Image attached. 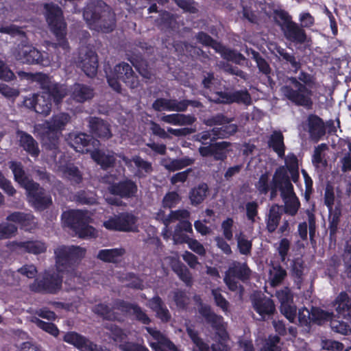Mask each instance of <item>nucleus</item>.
<instances>
[{"label": "nucleus", "instance_id": "1", "mask_svg": "<svg viewBox=\"0 0 351 351\" xmlns=\"http://www.w3.org/2000/svg\"><path fill=\"white\" fill-rule=\"evenodd\" d=\"M56 268V275L46 274L43 280L36 279L31 286L35 291L56 293L61 288L62 278H67L66 283L71 285L72 278H78L74 274V265L83 258L86 250L77 246H60L55 250Z\"/></svg>", "mask_w": 351, "mask_h": 351}, {"label": "nucleus", "instance_id": "2", "mask_svg": "<svg viewBox=\"0 0 351 351\" xmlns=\"http://www.w3.org/2000/svg\"><path fill=\"white\" fill-rule=\"evenodd\" d=\"M18 75L22 80L36 82L43 90L41 94L33 95L24 100V105L29 108H33L37 113L47 115L51 108V97L58 104L67 94V88L64 85L52 84L46 75L19 71Z\"/></svg>", "mask_w": 351, "mask_h": 351}, {"label": "nucleus", "instance_id": "3", "mask_svg": "<svg viewBox=\"0 0 351 351\" xmlns=\"http://www.w3.org/2000/svg\"><path fill=\"white\" fill-rule=\"evenodd\" d=\"M14 180L22 187L25 189L28 202L37 210H44L51 204L52 200L49 195L45 194L44 189L39 184L29 180L25 174L21 162L12 161L10 162Z\"/></svg>", "mask_w": 351, "mask_h": 351}, {"label": "nucleus", "instance_id": "4", "mask_svg": "<svg viewBox=\"0 0 351 351\" xmlns=\"http://www.w3.org/2000/svg\"><path fill=\"white\" fill-rule=\"evenodd\" d=\"M298 80L288 78L280 91L284 97L295 104L309 108L313 104L312 91L307 86L312 83V77L307 73H300Z\"/></svg>", "mask_w": 351, "mask_h": 351}, {"label": "nucleus", "instance_id": "5", "mask_svg": "<svg viewBox=\"0 0 351 351\" xmlns=\"http://www.w3.org/2000/svg\"><path fill=\"white\" fill-rule=\"evenodd\" d=\"M83 16L91 29L109 32L114 27V14L101 0H95L88 3L84 9Z\"/></svg>", "mask_w": 351, "mask_h": 351}, {"label": "nucleus", "instance_id": "6", "mask_svg": "<svg viewBox=\"0 0 351 351\" xmlns=\"http://www.w3.org/2000/svg\"><path fill=\"white\" fill-rule=\"evenodd\" d=\"M271 195L277 189L281 191L285 203V211L290 215H295L300 207V202L293 191L287 170L284 167H279L275 172L271 184Z\"/></svg>", "mask_w": 351, "mask_h": 351}, {"label": "nucleus", "instance_id": "7", "mask_svg": "<svg viewBox=\"0 0 351 351\" xmlns=\"http://www.w3.org/2000/svg\"><path fill=\"white\" fill-rule=\"evenodd\" d=\"M71 146L79 152H90L92 158L103 168L110 167L114 161L113 153H103L100 151H92L93 147H97L99 144L97 140L90 138L84 133H80L71 136Z\"/></svg>", "mask_w": 351, "mask_h": 351}, {"label": "nucleus", "instance_id": "8", "mask_svg": "<svg viewBox=\"0 0 351 351\" xmlns=\"http://www.w3.org/2000/svg\"><path fill=\"white\" fill-rule=\"evenodd\" d=\"M45 10L47 22L58 41L57 43H47V45H51L55 49L59 46L64 50H66L68 48V43L65 38L66 25L61 9L53 3H47L45 5Z\"/></svg>", "mask_w": 351, "mask_h": 351}, {"label": "nucleus", "instance_id": "9", "mask_svg": "<svg viewBox=\"0 0 351 351\" xmlns=\"http://www.w3.org/2000/svg\"><path fill=\"white\" fill-rule=\"evenodd\" d=\"M64 225L72 228L79 237L88 239L97 236V230L88 225L90 214L87 211L69 210L62 215Z\"/></svg>", "mask_w": 351, "mask_h": 351}, {"label": "nucleus", "instance_id": "10", "mask_svg": "<svg viewBox=\"0 0 351 351\" xmlns=\"http://www.w3.org/2000/svg\"><path fill=\"white\" fill-rule=\"evenodd\" d=\"M94 312L108 319L121 320V317L118 314L121 313L123 315H134L138 320L143 324H148L149 322V318L142 311L141 308L122 301L116 302L112 308H109L108 306L103 304H99L95 307Z\"/></svg>", "mask_w": 351, "mask_h": 351}, {"label": "nucleus", "instance_id": "11", "mask_svg": "<svg viewBox=\"0 0 351 351\" xmlns=\"http://www.w3.org/2000/svg\"><path fill=\"white\" fill-rule=\"evenodd\" d=\"M230 119L222 114H218L206 120L205 123L207 125L215 127L210 132L206 131L197 134L196 139L202 144H206V141L208 139L213 141L215 138H226L233 134L237 130V126L235 124H230Z\"/></svg>", "mask_w": 351, "mask_h": 351}, {"label": "nucleus", "instance_id": "12", "mask_svg": "<svg viewBox=\"0 0 351 351\" xmlns=\"http://www.w3.org/2000/svg\"><path fill=\"white\" fill-rule=\"evenodd\" d=\"M69 116L62 113L53 117L52 121L35 126L36 131L40 135L45 145L49 149H56L60 131L69 122Z\"/></svg>", "mask_w": 351, "mask_h": 351}, {"label": "nucleus", "instance_id": "13", "mask_svg": "<svg viewBox=\"0 0 351 351\" xmlns=\"http://www.w3.org/2000/svg\"><path fill=\"white\" fill-rule=\"evenodd\" d=\"M13 57L23 64H39L44 66H48L52 63L58 65V61H55L53 58L44 56L40 51L31 45L21 44L15 48L12 53Z\"/></svg>", "mask_w": 351, "mask_h": 351}, {"label": "nucleus", "instance_id": "14", "mask_svg": "<svg viewBox=\"0 0 351 351\" xmlns=\"http://www.w3.org/2000/svg\"><path fill=\"white\" fill-rule=\"evenodd\" d=\"M106 76L110 86L117 92L121 90V82L131 88L136 87L138 84L137 77L128 63L123 62L116 65L112 71L106 73Z\"/></svg>", "mask_w": 351, "mask_h": 351}, {"label": "nucleus", "instance_id": "15", "mask_svg": "<svg viewBox=\"0 0 351 351\" xmlns=\"http://www.w3.org/2000/svg\"><path fill=\"white\" fill-rule=\"evenodd\" d=\"M137 217L129 213L110 216L103 222V226L112 231L135 232L138 230Z\"/></svg>", "mask_w": 351, "mask_h": 351}, {"label": "nucleus", "instance_id": "16", "mask_svg": "<svg viewBox=\"0 0 351 351\" xmlns=\"http://www.w3.org/2000/svg\"><path fill=\"white\" fill-rule=\"evenodd\" d=\"M250 276V269L245 264L234 263L226 274L224 281L228 288L232 291H239L241 296L242 289L236 281L237 279L244 280Z\"/></svg>", "mask_w": 351, "mask_h": 351}, {"label": "nucleus", "instance_id": "17", "mask_svg": "<svg viewBox=\"0 0 351 351\" xmlns=\"http://www.w3.org/2000/svg\"><path fill=\"white\" fill-rule=\"evenodd\" d=\"M113 340L123 351H149L145 347L129 341L130 333H126L117 326L110 324L106 326Z\"/></svg>", "mask_w": 351, "mask_h": 351}, {"label": "nucleus", "instance_id": "18", "mask_svg": "<svg viewBox=\"0 0 351 351\" xmlns=\"http://www.w3.org/2000/svg\"><path fill=\"white\" fill-rule=\"evenodd\" d=\"M197 40L203 45L211 46L216 51L220 52L222 56L228 60H231L237 64H241L245 60V58L241 53L223 47L219 43L213 40L209 36L204 33H199L197 35Z\"/></svg>", "mask_w": 351, "mask_h": 351}, {"label": "nucleus", "instance_id": "19", "mask_svg": "<svg viewBox=\"0 0 351 351\" xmlns=\"http://www.w3.org/2000/svg\"><path fill=\"white\" fill-rule=\"evenodd\" d=\"M210 101L215 103L229 104L232 102L248 105L251 97L246 90L236 91L232 93H215L210 97Z\"/></svg>", "mask_w": 351, "mask_h": 351}, {"label": "nucleus", "instance_id": "20", "mask_svg": "<svg viewBox=\"0 0 351 351\" xmlns=\"http://www.w3.org/2000/svg\"><path fill=\"white\" fill-rule=\"evenodd\" d=\"M276 296L280 302V311L291 322H293L296 316V307L293 304V298L288 288L277 291Z\"/></svg>", "mask_w": 351, "mask_h": 351}, {"label": "nucleus", "instance_id": "21", "mask_svg": "<svg viewBox=\"0 0 351 351\" xmlns=\"http://www.w3.org/2000/svg\"><path fill=\"white\" fill-rule=\"evenodd\" d=\"M119 157L122 158L129 169L139 178L145 177L152 171V164L139 156H134L132 160L125 156H119Z\"/></svg>", "mask_w": 351, "mask_h": 351}, {"label": "nucleus", "instance_id": "22", "mask_svg": "<svg viewBox=\"0 0 351 351\" xmlns=\"http://www.w3.org/2000/svg\"><path fill=\"white\" fill-rule=\"evenodd\" d=\"M152 338L149 340L151 348L155 351H178L175 346L170 342L159 331L146 328Z\"/></svg>", "mask_w": 351, "mask_h": 351}, {"label": "nucleus", "instance_id": "23", "mask_svg": "<svg viewBox=\"0 0 351 351\" xmlns=\"http://www.w3.org/2000/svg\"><path fill=\"white\" fill-rule=\"evenodd\" d=\"M79 66L86 75L93 77L97 71V56L92 50H82L80 52Z\"/></svg>", "mask_w": 351, "mask_h": 351}, {"label": "nucleus", "instance_id": "24", "mask_svg": "<svg viewBox=\"0 0 351 351\" xmlns=\"http://www.w3.org/2000/svg\"><path fill=\"white\" fill-rule=\"evenodd\" d=\"M64 341L73 345L81 351H101L104 350V348L98 347L89 340L74 332L65 334Z\"/></svg>", "mask_w": 351, "mask_h": 351}, {"label": "nucleus", "instance_id": "25", "mask_svg": "<svg viewBox=\"0 0 351 351\" xmlns=\"http://www.w3.org/2000/svg\"><path fill=\"white\" fill-rule=\"evenodd\" d=\"M195 102L184 100L178 101L176 99H158L153 104V108L157 111H184L189 104H195Z\"/></svg>", "mask_w": 351, "mask_h": 351}, {"label": "nucleus", "instance_id": "26", "mask_svg": "<svg viewBox=\"0 0 351 351\" xmlns=\"http://www.w3.org/2000/svg\"><path fill=\"white\" fill-rule=\"evenodd\" d=\"M60 160L56 163L54 169L62 177L69 179L75 183H79L82 180V174L78 169L73 165L67 163L60 156Z\"/></svg>", "mask_w": 351, "mask_h": 351}, {"label": "nucleus", "instance_id": "27", "mask_svg": "<svg viewBox=\"0 0 351 351\" xmlns=\"http://www.w3.org/2000/svg\"><path fill=\"white\" fill-rule=\"evenodd\" d=\"M199 311L206 320L210 322L214 328L219 330V335L222 340L224 341L227 337V334L225 331L223 317L212 313L210 307L206 305H201Z\"/></svg>", "mask_w": 351, "mask_h": 351}, {"label": "nucleus", "instance_id": "28", "mask_svg": "<svg viewBox=\"0 0 351 351\" xmlns=\"http://www.w3.org/2000/svg\"><path fill=\"white\" fill-rule=\"evenodd\" d=\"M10 248L14 251L27 252L34 254H38L45 252L47 246L40 241H27L25 242H16L10 244Z\"/></svg>", "mask_w": 351, "mask_h": 351}, {"label": "nucleus", "instance_id": "29", "mask_svg": "<svg viewBox=\"0 0 351 351\" xmlns=\"http://www.w3.org/2000/svg\"><path fill=\"white\" fill-rule=\"evenodd\" d=\"M333 306L339 318H348L351 320V300H350L346 293H340L335 299Z\"/></svg>", "mask_w": 351, "mask_h": 351}, {"label": "nucleus", "instance_id": "30", "mask_svg": "<svg viewBox=\"0 0 351 351\" xmlns=\"http://www.w3.org/2000/svg\"><path fill=\"white\" fill-rule=\"evenodd\" d=\"M19 145L29 154L33 157H36L39 154L38 143L33 137L26 132L18 131L16 133Z\"/></svg>", "mask_w": 351, "mask_h": 351}, {"label": "nucleus", "instance_id": "31", "mask_svg": "<svg viewBox=\"0 0 351 351\" xmlns=\"http://www.w3.org/2000/svg\"><path fill=\"white\" fill-rule=\"evenodd\" d=\"M187 332L195 344L193 348V351H229L228 347L222 343L213 344L210 348L197 337V333L193 329L188 328Z\"/></svg>", "mask_w": 351, "mask_h": 351}, {"label": "nucleus", "instance_id": "32", "mask_svg": "<svg viewBox=\"0 0 351 351\" xmlns=\"http://www.w3.org/2000/svg\"><path fill=\"white\" fill-rule=\"evenodd\" d=\"M111 195H118L121 197H130L134 195L137 191L136 185L130 180L119 183L118 185L112 184L108 187Z\"/></svg>", "mask_w": 351, "mask_h": 351}, {"label": "nucleus", "instance_id": "33", "mask_svg": "<svg viewBox=\"0 0 351 351\" xmlns=\"http://www.w3.org/2000/svg\"><path fill=\"white\" fill-rule=\"evenodd\" d=\"M285 34L289 40L298 43H304L306 39L304 29L294 22L288 23L285 29Z\"/></svg>", "mask_w": 351, "mask_h": 351}, {"label": "nucleus", "instance_id": "34", "mask_svg": "<svg viewBox=\"0 0 351 351\" xmlns=\"http://www.w3.org/2000/svg\"><path fill=\"white\" fill-rule=\"evenodd\" d=\"M71 91V97L77 102H84L93 97V89L80 84H75Z\"/></svg>", "mask_w": 351, "mask_h": 351}, {"label": "nucleus", "instance_id": "35", "mask_svg": "<svg viewBox=\"0 0 351 351\" xmlns=\"http://www.w3.org/2000/svg\"><path fill=\"white\" fill-rule=\"evenodd\" d=\"M125 253L124 248H114L100 250L97 257L105 262L117 263L120 262Z\"/></svg>", "mask_w": 351, "mask_h": 351}, {"label": "nucleus", "instance_id": "36", "mask_svg": "<svg viewBox=\"0 0 351 351\" xmlns=\"http://www.w3.org/2000/svg\"><path fill=\"white\" fill-rule=\"evenodd\" d=\"M253 305L256 311L262 317L273 313L275 309L273 301L267 298H254Z\"/></svg>", "mask_w": 351, "mask_h": 351}, {"label": "nucleus", "instance_id": "37", "mask_svg": "<svg viewBox=\"0 0 351 351\" xmlns=\"http://www.w3.org/2000/svg\"><path fill=\"white\" fill-rule=\"evenodd\" d=\"M268 145L279 157L282 158L285 156V146L281 132L274 131L269 138Z\"/></svg>", "mask_w": 351, "mask_h": 351}, {"label": "nucleus", "instance_id": "38", "mask_svg": "<svg viewBox=\"0 0 351 351\" xmlns=\"http://www.w3.org/2000/svg\"><path fill=\"white\" fill-rule=\"evenodd\" d=\"M91 131L100 137L108 138L111 136L108 125L98 118H91L89 121Z\"/></svg>", "mask_w": 351, "mask_h": 351}, {"label": "nucleus", "instance_id": "39", "mask_svg": "<svg viewBox=\"0 0 351 351\" xmlns=\"http://www.w3.org/2000/svg\"><path fill=\"white\" fill-rule=\"evenodd\" d=\"M193 163V160L189 158H183L180 159L164 158L161 160V165L167 170L175 171L191 165Z\"/></svg>", "mask_w": 351, "mask_h": 351}, {"label": "nucleus", "instance_id": "40", "mask_svg": "<svg viewBox=\"0 0 351 351\" xmlns=\"http://www.w3.org/2000/svg\"><path fill=\"white\" fill-rule=\"evenodd\" d=\"M161 120L174 125H186L192 124L195 121V118L190 115L172 114L162 116Z\"/></svg>", "mask_w": 351, "mask_h": 351}, {"label": "nucleus", "instance_id": "41", "mask_svg": "<svg viewBox=\"0 0 351 351\" xmlns=\"http://www.w3.org/2000/svg\"><path fill=\"white\" fill-rule=\"evenodd\" d=\"M149 307L156 313V315L163 322H167L170 319L169 311L163 304L159 297L153 298L149 302Z\"/></svg>", "mask_w": 351, "mask_h": 351}, {"label": "nucleus", "instance_id": "42", "mask_svg": "<svg viewBox=\"0 0 351 351\" xmlns=\"http://www.w3.org/2000/svg\"><path fill=\"white\" fill-rule=\"evenodd\" d=\"M309 132L312 137L318 138L324 134L323 122L317 116L311 115L308 117Z\"/></svg>", "mask_w": 351, "mask_h": 351}, {"label": "nucleus", "instance_id": "43", "mask_svg": "<svg viewBox=\"0 0 351 351\" xmlns=\"http://www.w3.org/2000/svg\"><path fill=\"white\" fill-rule=\"evenodd\" d=\"M280 208L278 205H274L271 207L267 221V228L269 232H274L279 223L280 219Z\"/></svg>", "mask_w": 351, "mask_h": 351}, {"label": "nucleus", "instance_id": "44", "mask_svg": "<svg viewBox=\"0 0 351 351\" xmlns=\"http://www.w3.org/2000/svg\"><path fill=\"white\" fill-rule=\"evenodd\" d=\"M173 271L178 275L180 278L186 285L191 282V276L189 270L178 261L177 258H173L170 263Z\"/></svg>", "mask_w": 351, "mask_h": 351}, {"label": "nucleus", "instance_id": "45", "mask_svg": "<svg viewBox=\"0 0 351 351\" xmlns=\"http://www.w3.org/2000/svg\"><path fill=\"white\" fill-rule=\"evenodd\" d=\"M208 186L206 184H199L193 189L190 193V199L193 204L201 203L207 195Z\"/></svg>", "mask_w": 351, "mask_h": 351}, {"label": "nucleus", "instance_id": "46", "mask_svg": "<svg viewBox=\"0 0 351 351\" xmlns=\"http://www.w3.org/2000/svg\"><path fill=\"white\" fill-rule=\"evenodd\" d=\"M286 276V271L279 266H272L269 269L268 280L272 287L278 285Z\"/></svg>", "mask_w": 351, "mask_h": 351}, {"label": "nucleus", "instance_id": "47", "mask_svg": "<svg viewBox=\"0 0 351 351\" xmlns=\"http://www.w3.org/2000/svg\"><path fill=\"white\" fill-rule=\"evenodd\" d=\"M312 322L321 325L326 322L332 320V313L325 311L319 308H313L311 309Z\"/></svg>", "mask_w": 351, "mask_h": 351}, {"label": "nucleus", "instance_id": "48", "mask_svg": "<svg viewBox=\"0 0 351 351\" xmlns=\"http://www.w3.org/2000/svg\"><path fill=\"white\" fill-rule=\"evenodd\" d=\"M327 149L326 144H321L315 147L314 154L313 156V163L316 167H323L326 165L325 158V152Z\"/></svg>", "mask_w": 351, "mask_h": 351}, {"label": "nucleus", "instance_id": "49", "mask_svg": "<svg viewBox=\"0 0 351 351\" xmlns=\"http://www.w3.org/2000/svg\"><path fill=\"white\" fill-rule=\"evenodd\" d=\"M230 144L226 141L213 144V156L216 160H223L226 158L227 154L230 151Z\"/></svg>", "mask_w": 351, "mask_h": 351}, {"label": "nucleus", "instance_id": "50", "mask_svg": "<svg viewBox=\"0 0 351 351\" xmlns=\"http://www.w3.org/2000/svg\"><path fill=\"white\" fill-rule=\"evenodd\" d=\"M346 321H339L332 319L330 322V326L337 332L347 335L351 331V319L343 318Z\"/></svg>", "mask_w": 351, "mask_h": 351}, {"label": "nucleus", "instance_id": "51", "mask_svg": "<svg viewBox=\"0 0 351 351\" xmlns=\"http://www.w3.org/2000/svg\"><path fill=\"white\" fill-rule=\"evenodd\" d=\"M236 238L240 253L244 255L249 254L252 249L251 241L248 240L242 233L236 235Z\"/></svg>", "mask_w": 351, "mask_h": 351}, {"label": "nucleus", "instance_id": "52", "mask_svg": "<svg viewBox=\"0 0 351 351\" xmlns=\"http://www.w3.org/2000/svg\"><path fill=\"white\" fill-rule=\"evenodd\" d=\"M247 55L251 56L256 62L257 66L261 71L267 74L269 72V66L267 62L262 58L258 52L255 51L253 49H250L247 51Z\"/></svg>", "mask_w": 351, "mask_h": 351}, {"label": "nucleus", "instance_id": "53", "mask_svg": "<svg viewBox=\"0 0 351 351\" xmlns=\"http://www.w3.org/2000/svg\"><path fill=\"white\" fill-rule=\"evenodd\" d=\"M17 231L15 225L8 223H0V240L10 238Z\"/></svg>", "mask_w": 351, "mask_h": 351}, {"label": "nucleus", "instance_id": "54", "mask_svg": "<svg viewBox=\"0 0 351 351\" xmlns=\"http://www.w3.org/2000/svg\"><path fill=\"white\" fill-rule=\"evenodd\" d=\"M7 220L18 223L21 226L25 219L32 220V214L30 213L14 212L7 217Z\"/></svg>", "mask_w": 351, "mask_h": 351}, {"label": "nucleus", "instance_id": "55", "mask_svg": "<svg viewBox=\"0 0 351 351\" xmlns=\"http://www.w3.org/2000/svg\"><path fill=\"white\" fill-rule=\"evenodd\" d=\"M156 219L162 221L165 224V226L162 230V235L165 239H168L169 238V234L167 226L170 223H171V217H169V213L166 215L163 210H160L156 215Z\"/></svg>", "mask_w": 351, "mask_h": 351}, {"label": "nucleus", "instance_id": "56", "mask_svg": "<svg viewBox=\"0 0 351 351\" xmlns=\"http://www.w3.org/2000/svg\"><path fill=\"white\" fill-rule=\"evenodd\" d=\"M36 325L47 332L51 334L54 337H57L59 334V330L58 328L52 323L45 322L38 319H35Z\"/></svg>", "mask_w": 351, "mask_h": 351}, {"label": "nucleus", "instance_id": "57", "mask_svg": "<svg viewBox=\"0 0 351 351\" xmlns=\"http://www.w3.org/2000/svg\"><path fill=\"white\" fill-rule=\"evenodd\" d=\"M213 295L214 297L216 304L220 307L223 312L227 313L228 312L229 303L221 295L220 291L218 289H213L212 291Z\"/></svg>", "mask_w": 351, "mask_h": 351}, {"label": "nucleus", "instance_id": "58", "mask_svg": "<svg viewBox=\"0 0 351 351\" xmlns=\"http://www.w3.org/2000/svg\"><path fill=\"white\" fill-rule=\"evenodd\" d=\"M234 226V220L232 218H228L221 223L223 234L228 240H231L233 237L232 228Z\"/></svg>", "mask_w": 351, "mask_h": 351}, {"label": "nucleus", "instance_id": "59", "mask_svg": "<svg viewBox=\"0 0 351 351\" xmlns=\"http://www.w3.org/2000/svg\"><path fill=\"white\" fill-rule=\"evenodd\" d=\"M180 197L177 193H169L163 199V206L164 207L170 208L175 206L180 202Z\"/></svg>", "mask_w": 351, "mask_h": 351}, {"label": "nucleus", "instance_id": "60", "mask_svg": "<svg viewBox=\"0 0 351 351\" xmlns=\"http://www.w3.org/2000/svg\"><path fill=\"white\" fill-rule=\"evenodd\" d=\"M279 341L280 339L277 336L269 337L261 351H280Z\"/></svg>", "mask_w": 351, "mask_h": 351}, {"label": "nucleus", "instance_id": "61", "mask_svg": "<svg viewBox=\"0 0 351 351\" xmlns=\"http://www.w3.org/2000/svg\"><path fill=\"white\" fill-rule=\"evenodd\" d=\"M258 206L256 202H247L245 204L247 217L252 223L255 221V217L258 214Z\"/></svg>", "mask_w": 351, "mask_h": 351}, {"label": "nucleus", "instance_id": "62", "mask_svg": "<svg viewBox=\"0 0 351 351\" xmlns=\"http://www.w3.org/2000/svg\"><path fill=\"white\" fill-rule=\"evenodd\" d=\"M298 321L301 326H307L312 322L311 311H309L306 308L300 309L298 313Z\"/></svg>", "mask_w": 351, "mask_h": 351}, {"label": "nucleus", "instance_id": "63", "mask_svg": "<svg viewBox=\"0 0 351 351\" xmlns=\"http://www.w3.org/2000/svg\"><path fill=\"white\" fill-rule=\"evenodd\" d=\"M0 93L7 98L14 99L19 95V90L8 86L6 84H0Z\"/></svg>", "mask_w": 351, "mask_h": 351}, {"label": "nucleus", "instance_id": "64", "mask_svg": "<svg viewBox=\"0 0 351 351\" xmlns=\"http://www.w3.org/2000/svg\"><path fill=\"white\" fill-rule=\"evenodd\" d=\"M269 176L267 173L263 174L257 184H256V186L258 189V191L261 193L266 194L269 189Z\"/></svg>", "mask_w": 351, "mask_h": 351}]
</instances>
